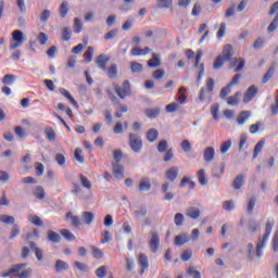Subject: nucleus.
I'll return each mask as SVG.
<instances>
[{"instance_id":"09e8293b","label":"nucleus","mask_w":278,"mask_h":278,"mask_svg":"<svg viewBox=\"0 0 278 278\" xmlns=\"http://www.w3.org/2000/svg\"><path fill=\"white\" fill-rule=\"evenodd\" d=\"M48 240H50V242H60V240H62V237H60L58 232L49 230Z\"/></svg>"},{"instance_id":"603ef678","label":"nucleus","mask_w":278,"mask_h":278,"mask_svg":"<svg viewBox=\"0 0 278 278\" xmlns=\"http://www.w3.org/2000/svg\"><path fill=\"white\" fill-rule=\"evenodd\" d=\"M130 71L131 73H142V64L136 61L130 62Z\"/></svg>"},{"instance_id":"5701e85b","label":"nucleus","mask_w":278,"mask_h":278,"mask_svg":"<svg viewBox=\"0 0 278 278\" xmlns=\"http://www.w3.org/2000/svg\"><path fill=\"white\" fill-rule=\"evenodd\" d=\"M33 194L39 201H42V199H45L47 197V193L45 192V188H42L41 186H37L34 189Z\"/></svg>"},{"instance_id":"bb28decb","label":"nucleus","mask_w":278,"mask_h":278,"mask_svg":"<svg viewBox=\"0 0 278 278\" xmlns=\"http://www.w3.org/2000/svg\"><path fill=\"white\" fill-rule=\"evenodd\" d=\"M198 181L200 186H207V176L205 175V169H200L197 173Z\"/></svg>"},{"instance_id":"412c9836","label":"nucleus","mask_w":278,"mask_h":278,"mask_svg":"<svg viewBox=\"0 0 278 278\" xmlns=\"http://www.w3.org/2000/svg\"><path fill=\"white\" fill-rule=\"evenodd\" d=\"M186 215L193 220H197L201 216V211L198 207H189L186 211Z\"/></svg>"},{"instance_id":"cd10ccee","label":"nucleus","mask_w":278,"mask_h":278,"mask_svg":"<svg viewBox=\"0 0 278 278\" xmlns=\"http://www.w3.org/2000/svg\"><path fill=\"white\" fill-rule=\"evenodd\" d=\"M160 112H162L160 108H154V109H147L144 111V114L146 116H148V118H157V116H160Z\"/></svg>"},{"instance_id":"0e129e2a","label":"nucleus","mask_w":278,"mask_h":278,"mask_svg":"<svg viewBox=\"0 0 278 278\" xmlns=\"http://www.w3.org/2000/svg\"><path fill=\"white\" fill-rule=\"evenodd\" d=\"M174 223H175L176 227L184 226V214L177 213L174 217Z\"/></svg>"},{"instance_id":"ddd939ff","label":"nucleus","mask_w":278,"mask_h":278,"mask_svg":"<svg viewBox=\"0 0 278 278\" xmlns=\"http://www.w3.org/2000/svg\"><path fill=\"white\" fill-rule=\"evenodd\" d=\"M108 62H110V59L105 54H100L96 60V64L101 71H108Z\"/></svg>"},{"instance_id":"3c124183","label":"nucleus","mask_w":278,"mask_h":278,"mask_svg":"<svg viewBox=\"0 0 278 278\" xmlns=\"http://www.w3.org/2000/svg\"><path fill=\"white\" fill-rule=\"evenodd\" d=\"M273 75H275V67H269L266 74L263 77V84H268L270 79H273Z\"/></svg>"},{"instance_id":"b1692460","label":"nucleus","mask_w":278,"mask_h":278,"mask_svg":"<svg viewBox=\"0 0 278 278\" xmlns=\"http://www.w3.org/2000/svg\"><path fill=\"white\" fill-rule=\"evenodd\" d=\"M81 219L85 225H92V220H94V213L92 212H83Z\"/></svg>"},{"instance_id":"6e6552de","label":"nucleus","mask_w":278,"mask_h":278,"mask_svg":"<svg viewBox=\"0 0 278 278\" xmlns=\"http://www.w3.org/2000/svg\"><path fill=\"white\" fill-rule=\"evenodd\" d=\"M203 58V51L198 50L195 56V68H199L200 72L198 73V83L201 84L203 79V75H205V65L201 64V59Z\"/></svg>"},{"instance_id":"8fccbe9b","label":"nucleus","mask_w":278,"mask_h":278,"mask_svg":"<svg viewBox=\"0 0 278 278\" xmlns=\"http://www.w3.org/2000/svg\"><path fill=\"white\" fill-rule=\"evenodd\" d=\"M245 252L248 253V260H253V257H255V245H253V243H249L245 247Z\"/></svg>"},{"instance_id":"052dcab7","label":"nucleus","mask_w":278,"mask_h":278,"mask_svg":"<svg viewBox=\"0 0 278 278\" xmlns=\"http://www.w3.org/2000/svg\"><path fill=\"white\" fill-rule=\"evenodd\" d=\"M61 236H63V238H65V240H70V241L75 240V235H73V232H71V230H68V229H62Z\"/></svg>"},{"instance_id":"9d476101","label":"nucleus","mask_w":278,"mask_h":278,"mask_svg":"<svg viewBox=\"0 0 278 278\" xmlns=\"http://www.w3.org/2000/svg\"><path fill=\"white\" fill-rule=\"evenodd\" d=\"M257 94V87L255 85H252L248 88L243 96V103H250V101H253V98Z\"/></svg>"},{"instance_id":"1a4fd4ad","label":"nucleus","mask_w":278,"mask_h":278,"mask_svg":"<svg viewBox=\"0 0 278 278\" xmlns=\"http://www.w3.org/2000/svg\"><path fill=\"white\" fill-rule=\"evenodd\" d=\"M138 264L141 268L140 275H144V270L149 268V256H147L144 253H139Z\"/></svg>"},{"instance_id":"de8ad7c7","label":"nucleus","mask_w":278,"mask_h":278,"mask_svg":"<svg viewBox=\"0 0 278 278\" xmlns=\"http://www.w3.org/2000/svg\"><path fill=\"white\" fill-rule=\"evenodd\" d=\"M15 218L10 215H0V223H4V225H14Z\"/></svg>"},{"instance_id":"a211bd4d","label":"nucleus","mask_w":278,"mask_h":278,"mask_svg":"<svg viewBox=\"0 0 278 278\" xmlns=\"http://www.w3.org/2000/svg\"><path fill=\"white\" fill-rule=\"evenodd\" d=\"M148 53H151V48L146 47L144 49L135 47L131 51L130 54L134 55L135 58H138L140 55H148Z\"/></svg>"},{"instance_id":"7c9ffc66","label":"nucleus","mask_w":278,"mask_h":278,"mask_svg":"<svg viewBox=\"0 0 278 278\" xmlns=\"http://www.w3.org/2000/svg\"><path fill=\"white\" fill-rule=\"evenodd\" d=\"M66 218L71 220V224L73 225V227H79V225H81V220L79 219L78 216L73 215V212H68L66 214Z\"/></svg>"},{"instance_id":"e2e57ef3","label":"nucleus","mask_w":278,"mask_h":278,"mask_svg":"<svg viewBox=\"0 0 278 278\" xmlns=\"http://www.w3.org/2000/svg\"><path fill=\"white\" fill-rule=\"evenodd\" d=\"M218 112H220V106L218 104H213L211 106V114L214 121H218Z\"/></svg>"},{"instance_id":"13d9d810","label":"nucleus","mask_w":278,"mask_h":278,"mask_svg":"<svg viewBox=\"0 0 278 278\" xmlns=\"http://www.w3.org/2000/svg\"><path fill=\"white\" fill-rule=\"evenodd\" d=\"M257 229H260V223L252 220L250 222L249 226H248V230L250 233H256Z\"/></svg>"},{"instance_id":"9b49d317","label":"nucleus","mask_w":278,"mask_h":278,"mask_svg":"<svg viewBox=\"0 0 278 278\" xmlns=\"http://www.w3.org/2000/svg\"><path fill=\"white\" fill-rule=\"evenodd\" d=\"M147 214H149V211L147 210L146 206H140L132 211V216L135 220H137L138 223H140V220H142V218H144Z\"/></svg>"},{"instance_id":"e433bc0d","label":"nucleus","mask_w":278,"mask_h":278,"mask_svg":"<svg viewBox=\"0 0 278 278\" xmlns=\"http://www.w3.org/2000/svg\"><path fill=\"white\" fill-rule=\"evenodd\" d=\"M242 186H244V176L239 175L233 180V188H235V190H240V188H242Z\"/></svg>"},{"instance_id":"5fc2aeb1","label":"nucleus","mask_w":278,"mask_h":278,"mask_svg":"<svg viewBox=\"0 0 278 278\" xmlns=\"http://www.w3.org/2000/svg\"><path fill=\"white\" fill-rule=\"evenodd\" d=\"M264 141H258L254 148V153H253V160H255L257 157V155H260V153H262V149H264Z\"/></svg>"},{"instance_id":"c85d7f7f","label":"nucleus","mask_w":278,"mask_h":278,"mask_svg":"<svg viewBox=\"0 0 278 278\" xmlns=\"http://www.w3.org/2000/svg\"><path fill=\"white\" fill-rule=\"evenodd\" d=\"M90 251L94 260H101L104 255L103 250L97 248L96 245H90Z\"/></svg>"},{"instance_id":"79ce46f5","label":"nucleus","mask_w":278,"mask_h":278,"mask_svg":"<svg viewBox=\"0 0 278 278\" xmlns=\"http://www.w3.org/2000/svg\"><path fill=\"white\" fill-rule=\"evenodd\" d=\"M80 184L83 188L90 190L92 188V182L88 180V177L84 176V174L79 175Z\"/></svg>"},{"instance_id":"39448f33","label":"nucleus","mask_w":278,"mask_h":278,"mask_svg":"<svg viewBox=\"0 0 278 278\" xmlns=\"http://www.w3.org/2000/svg\"><path fill=\"white\" fill-rule=\"evenodd\" d=\"M113 86L119 99H126L127 97H129V94H131V87L129 85V80H125L122 86H118L117 84H114Z\"/></svg>"},{"instance_id":"58836bf2","label":"nucleus","mask_w":278,"mask_h":278,"mask_svg":"<svg viewBox=\"0 0 278 278\" xmlns=\"http://www.w3.org/2000/svg\"><path fill=\"white\" fill-rule=\"evenodd\" d=\"M108 242H112V233L108 230L101 232L100 244H108Z\"/></svg>"},{"instance_id":"72a5a7b5","label":"nucleus","mask_w":278,"mask_h":278,"mask_svg":"<svg viewBox=\"0 0 278 278\" xmlns=\"http://www.w3.org/2000/svg\"><path fill=\"white\" fill-rule=\"evenodd\" d=\"M160 136V132L155 128H151L148 131L147 138L150 142H155L157 140V137Z\"/></svg>"},{"instance_id":"f03ea898","label":"nucleus","mask_w":278,"mask_h":278,"mask_svg":"<svg viewBox=\"0 0 278 278\" xmlns=\"http://www.w3.org/2000/svg\"><path fill=\"white\" fill-rule=\"evenodd\" d=\"M25 40H27V37H25V34H23L22 30H14L12 33V38L10 41L11 51H14V49H18V47H23V42H25Z\"/></svg>"},{"instance_id":"4be33fe9","label":"nucleus","mask_w":278,"mask_h":278,"mask_svg":"<svg viewBox=\"0 0 278 278\" xmlns=\"http://www.w3.org/2000/svg\"><path fill=\"white\" fill-rule=\"evenodd\" d=\"M233 48L231 47V45L225 46L223 50V56H222L225 60V62H229V60L233 58V53L231 52Z\"/></svg>"},{"instance_id":"6e6d98bb","label":"nucleus","mask_w":278,"mask_h":278,"mask_svg":"<svg viewBox=\"0 0 278 278\" xmlns=\"http://www.w3.org/2000/svg\"><path fill=\"white\" fill-rule=\"evenodd\" d=\"M231 149V139H228L227 141L223 142L220 146V153L222 155H225Z\"/></svg>"},{"instance_id":"dca6fc26","label":"nucleus","mask_w":278,"mask_h":278,"mask_svg":"<svg viewBox=\"0 0 278 278\" xmlns=\"http://www.w3.org/2000/svg\"><path fill=\"white\" fill-rule=\"evenodd\" d=\"M149 68H157L162 66V60L160 59V54L152 53V58L148 61Z\"/></svg>"},{"instance_id":"aec40b11","label":"nucleus","mask_w":278,"mask_h":278,"mask_svg":"<svg viewBox=\"0 0 278 278\" xmlns=\"http://www.w3.org/2000/svg\"><path fill=\"white\" fill-rule=\"evenodd\" d=\"M59 91L61 92V94H63V97H65V99L70 100V102L72 103V105H74V108H79L77 100L73 98V96H71V92H68V90L61 88Z\"/></svg>"},{"instance_id":"0eeeda50","label":"nucleus","mask_w":278,"mask_h":278,"mask_svg":"<svg viewBox=\"0 0 278 278\" xmlns=\"http://www.w3.org/2000/svg\"><path fill=\"white\" fill-rule=\"evenodd\" d=\"M148 247L151 253H157V251H160V235H157V232L153 231L150 233Z\"/></svg>"},{"instance_id":"f3484780","label":"nucleus","mask_w":278,"mask_h":278,"mask_svg":"<svg viewBox=\"0 0 278 278\" xmlns=\"http://www.w3.org/2000/svg\"><path fill=\"white\" fill-rule=\"evenodd\" d=\"M113 175L116 179H123L125 167L118 163H112Z\"/></svg>"},{"instance_id":"864d4df0","label":"nucleus","mask_w":278,"mask_h":278,"mask_svg":"<svg viewBox=\"0 0 278 278\" xmlns=\"http://www.w3.org/2000/svg\"><path fill=\"white\" fill-rule=\"evenodd\" d=\"M213 176L220 178L223 176V173H225V165L222 166H215L212 169Z\"/></svg>"},{"instance_id":"49530a36","label":"nucleus","mask_w":278,"mask_h":278,"mask_svg":"<svg viewBox=\"0 0 278 278\" xmlns=\"http://www.w3.org/2000/svg\"><path fill=\"white\" fill-rule=\"evenodd\" d=\"M34 275V269L31 267H27L26 269H23L18 274V278H31Z\"/></svg>"},{"instance_id":"c03bdc74","label":"nucleus","mask_w":278,"mask_h":278,"mask_svg":"<svg viewBox=\"0 0 278 278\" xmlns=\"http://www.w3.org/2000/svg\"><path fill=\"white\" fill-rule=\"evenodd\" d=\"M244 60L242 59H235L233 60V66H236L235 68V73H240V71H242L244 68Z\"/></svg>"},{"instance_id":"680f3d73","label":"nucleus","mask_w":278,"mask_h":278,"mask_svg":"<svg viewBox=\"0 0 278 278\" xmlns=\"http://www.w3.org/2000/svg\"><path fill=\"white\" fill-rule=\"evenodd\" d=\"M167 149H168V141L167 140H163V141L159 142V144H157L159 153H166Z\"/></svg>"},{"instance_id":"423d86ee","label":"nucleus","mask_w":278,"mask_h":278,"mask_svg":"<svg viewBox=\"0 0 278 278\" xmlns=\"http://www.w3.org/2000/svg\"><path fill=\"white\" fill-rule=\"evenodd\" d=\"M27 266V263L12 265L11 268L0 275L2 278L18 277L21 270Z\"/></svg>"},{"instance_id":"4468645a","label":"nucleus","mask_w":278,"mask_h":278,"mask_svg":"<svg viewBox=\"0 0 278 278\" xmlns=\"http://www.w3.org/2000/svg\"><path fill=\"white\" fill-rule=\"evenodd\" d=\"M215 155H216V150L214 149V147H207L203 153L204 162H207V163L214 162Z\"/></svg>"},{"instance_id":"f704fd0d","label":"nucleus","mask_w":278,"mask_h":278,"mask_svg":"<svg viewBox=\"0 0 278 278\" xmlns=\"http://www.w3.org/2000/svg\"><path fill=\"white\" fill-rule=\"evenodd\" d=\"M240 97H242L240 92H236L232 97H229L227 100L228 105H238L240 103Z\"/></svg>"},{"instance_id":"a878e982","label":"nucleus","mask_w":278,"mask_h":278,"mask_svg":"<svg viewBox=\"0 0 278 278\" xmlns=\"http://www.w3.org/2000/svg\"><path fill=\"white\" fill-rule=\"evenodd\" d=\"M140 192H149L151 190V180L149 178H143L139 184Z\"/></svg>"},{"instance_id":"a18cd8bd","label":"nucleus","mask_w":278,"mask_h":278,"mask_svg":"<svg viewBox=\"0 0 278 278\" xmlns=\"http://www.w3.org/2000/svg\"><path fill=\"white\" fill-rule=\"evenodd\" d=\"M255 203H257V200L255 199V197H251L247 205L248 214H253V210H255Z\"/></svg>"},{"instance_id":"c9c22d12","label":"nucleus","mask_w":278,"mask_h":278,"mask_svg":"<svg viewBox=\"0 0 278 278\" xmlns=\"http://www.w3.org/2000/svg\"><path fill=\"white\" fill-rule=\"evenodd\" d=\"M60 16L61 18H66V15L68 14V2L67 1H63L60 5Z\"/></svg>"},{"instance_id":"473e14b6","label":"nucleus","mask_w":278,"mask_h":278,"mask_svg":"<svg viewBox=\"0 0 278 278\" xmlns=\"http://www.w3.org/2000/svg\"><path fill=\"white\" fill-rule=\"evenodd\" d=\"M74 157L78 164H84L85 157H84V150L81 148H76L74 152Z\"/></svg>"},{"instance_id":"6ab92c4d","label":"nucleus","mask_w":278,"mask_h":278,"mask_svg":"<svg viewBox=\"0 0 278 278\" xmlns=\"http://www.w3.org/2000/svg\"><path fill=\"white\" fill-rule=\"evenodd\" d=\"M249 118H251V111H242L237 117L238 125H244Z\"/></svg>"},{"instance_id":"338daca9","label":"nucleus","mask_w":278,"mask_h":278,"mask_svg":"<svg viewBox=\"0 0 278 278\" xmlns=\"http://www.w3.org/2000/svg\"><path fill=\"white\" fill-rule=\"evenodd\" d=\"M180 258L182 262H190L192 260V250H185Z\"/></svg>"},{"instance_id":"f8f14e48","label":"nucleus","mask_w":278,"mask_h":278,"mask_svg":"<svg viewBox=\"0 0 278 278\" xmlns=\"http://www.w3.org/2000/svg\"><path fill=\"white\" fill-rule=\"evenodd\" d=\"M165 177L168 181H175L179 177V167L172 166L165 172Z\"/></svg>"},{"instance_id":"774afa93","label":"nucleus","mask_w":278,"mask_h":278,"mask_svg":"<svg viewBox=\"0 0 278 278\" xmlns=\"http://www.w3.org/2000/svg\"><path fill=\"white\" fill-rule=\"evenodd\" d=\"M75 268L80 270L81 273H89L88 265L81 263V262H74Z\"/></svg>"},{"instance_id":"37998d69","label":"nucleus","mask_w":278,"mask_h":278,"mask_svg":"<svg viewBox=\"0 0 278 278\" xmlns=\"http://www.w3.org/2000/svg\"><path fill=\"white\" fill-rule=\"evenodd\" d=\"M28 220L29 223H31L33 225H36L37 227H42V225H45L42 219L38 215L28 216Z\"/></svg>"},{"instance_id":"2eb2a0df","label":"nucleus","mask_w":278,"mask_h":278,"mask_svg":"<svg viewBox=\"0 0 278 278\" xmlns=\"http://www.w3.org/2000/svg\"><path fill=\"white\" fill-rule=\"evenodd\" d=\"M190 241V237L188 233H181L175 237L174 244L175 247H184V244H188Z\"/></svg>"},{"instance_id":"393cba45","label":"nucleus","mask_w":278,"mask_h":278,"mask_svg":"<svg viewBox=\"0 0 278 278\" xmlns=\"http://www.w3.org/2000/svg\"><path fill=\"white\" fill-rule=\"evenodd\" d=\"M45 135H46L47 140H49V142H55V138H58L55 130H53L49 126L45 128Z\"/></svg>"},{"instance_id":"c756f323","label":"nucleus","mask_w":278,"mask_h":278,"mask_svg":"<svg viewBox=\"0 0 278 278\" xmlns=\"http://www.w3.org/2000/svg\"><path fill=\"white\" fill-rule=\"evenodd\" d=\"M29 247H30V249H31V251H34V253H35V255H36V257H37V260L39 261V262H42V260H43V255H42V250H40L38 247H36V243H34V242H29Z\"/></svg>"},{"instance_id":"2f4dec72","label":"nucleus","mask_w":278,"mask_h":278,"mask_svg":"<svg viewBox=\"0 0 278 278\" xmlns=\"http://www.w3.org/2000/svg\"><path fill=\"white\" fill-rule=\"evenodd\" d=\"M222 207L225 212H232V210H236V202L233 200L224 201Z\"/></svg>"},{"instance_id":"69168bd1","label":"nucleus","mask_w":278,"mask_h":278,"mask_svg":"<svg viewBox=\"0 0 278 278\" xmlns=\"http://www.w3.org/2000/svg\"><path fill=\"white\" fill-rule=\"evenodd\" d=\"M105 275H108V267L106 266H100L97 270H96V276L98 278H104Z\"/></svg>"},{"instance_id":"f257e3e1","label":"nucleus","mask_w":278,"mask_h":278,"mask_svg":"<svg viewBox=\"0 0 278 278\" xmlns=\"http://www.w3.org/2000/svg\"><path fill=\"white\" fill-rule=\"evenodd\" d=\"M273 227H275V222L267 220L265 226V233L262 237H258V242L256 244L255 251L256 257H258V260H262V255H264V249H266V244H268V239L273 233Z\"/></svg>"},{"instance_id":"bf43d9fd","label":"nucleus","mask_w":278,"mask_h":278,"mask_svg":"<svg viewBox=\"0 0 278 278\" xmlns=\"http://www.w3.org/2000/svg\"><path fill=\"white\" fill-rule=\"evenodd\" d=\"M224 64H225V59L219 55L214 61L213 68H215V71H218V68H223Z\"/></svg>"},{"instance_id":"20e7f679","label":"nucleus","mask_w":278,"mask_h":278,"mask_svg":"<svg viewBox=\"0 0 278 278\" xmlns=\"http://www.w3.org/2000/svg\"><path fill=\"white\" fill-rule=\"evenodd\" d=\"M129 147L134 153H140L142 151V138L140 135L135 132L129 134Z\"/></svg>"},{"instance_id":"a19ab883","label":"nucleus","mask_w":278,"mask_h":278,"mask_svg":"<svg viewBox=\"0 0 278 278\" xmlns=\"http://www.w3.org/2000/svg\"><path fill=\"white\" fill-rule=\"evenodd\" d=\"M118 75V66L116 64H112L108 70V76L110 79H114Z\"/></svg>"},{"instance_id":"7ed1b4c3","label":"nucleus","mask_w":278,"mask_h":278,"mask_svg":"<svg viewBox=\"0 0 278 278\" xmlns=\"http://www.w3.org/2000/svg\"><path fill=\"white\" fill-rule=\"evenodd\" d=\"M215 81L214 78H208L205 84V88L200 90L199 100L205 101L206 99H212V92H214Z\"/></svg>"},{"instance_id":"4c0bfd02","label":"nucleus","mask_w":278,"mask_h":278,"mask_svg":"<svg viewBox=\"0 0 278 278\" xmlns=\"http://www.w3.org/2000/svg\"><path fill=\"white\" fill-rule=\"evenodd\" d=\"M55 270L56 273H62V270H68V263L62 260L56 261Z\"/></svg>"},{"instance_id":"ea45409f","label":"nucleus","mask_w":278,"mask_h":278,"mask_svg":"<svg viewBox=\"0 0 278 278\" xmlns=\"http://www.w3.org/2000/svg\"><path fill=\"white\" fill-rule=\"evenodd\" d=\"M74 31L75 34H81L84 31V24L79 17L74 18Z\"/></svg>"},{"instance_id":"4d7b16f0","label":"nucleus","mask_w":278,"mask_h":278,"mask_svg":"<svg viewBox=\"0 0 278 278\" xmlns=\"http://www.w3.org/2000/svg\"><path fill=\"white\" fill-rule=\"evenodd\" d=\"M71 36H72L71 29H68V27H63L62 28V40H64V42H68V40H71Z\"/></svg>"}]
</instances>
